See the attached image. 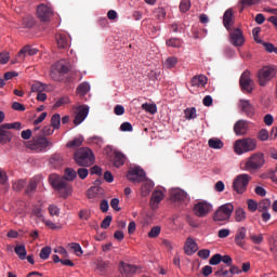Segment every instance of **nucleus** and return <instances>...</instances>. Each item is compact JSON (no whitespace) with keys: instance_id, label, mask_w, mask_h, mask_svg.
Segmentation results:
<instances>
[{"instance_id":"nucleus-1","label":"nucleus","mask_w":277,"mask_h":277,"mask_svg":"<svg viewBox=\"0 0 277 277\" xmlns=\"http://www.w3.org/2000/svg\"><path fill=\"white\" fill-rule=\"evenodd\" d=\"M75 179H77V171H75V169L67 168L65 170V176L51 174L49 176V182L50 185L58 192L61 198H68V195L72 194V185H70L68 181H75Z\"/></svg>"},{"instance_id":"nucleus-2","label":"nucleus","mask_w":277,"mask_h":277,"mask_svg":"<svg viewBox=\"0 0 277 277\" xmlns=\"http://www.w3.org/2000/svg\"><path fill=\"white\" fill-rule=\"evenodd\" d=\"M127 177L128 181L132 183H143L141 187V196H143V198L149 196L150 192H153V187H155V183L146 179V172L140 167L130 169Z\"/></svg>"},{"instance_id":"nucleus-3","label":"nucleus","mask_w":277,"mask_h":277,"mask_svg":"<svg viewBox=\"0 0 277 277\" xmlns=\"http://www.w3.org/2000/svg\"><path fill=\"white\" fill-rule=\"evenodd\" d=\"M74 161L81 168H90L94 164V151L89 147H80L74 153Z\"/></svg>"},{"instance_id":"nucleus-4","label":"nucleus","mask_w":277,"mask_h":277,"mask_svg":"<svg viewBox=\"0 0 277 277\" xmlns=\"http://www.w3.org/2000/svg\"><path fill=\"white\" fill-rule=\"evenodd\" d=\"M263 166H265V154L258 151L247 158L243 170L250 172V174H254V172H259Z\"/></svg>"},{"instance_id":"nucleus-5","label":"nucleus","mask_w":277,"mask_h":277,"mask_svg":"<svg viewBox=\"0 0 277 277\" xmlns=\"http://www.w3.org/2000/svg\"><path fill=\"white\" fill-rule=\"evenodd\" d=\"M256 138L246 137L239 138L234 144V151L236 155H243L245 153H252L256 150Z\"/></svg>"},{"instance_id":"nucleus-6","label":"nucleus","mask_w":277,"mask_h":277,"mask_svg":"<svg viewBox=\"0 0 277 277\" xmlns=\"http://www.w3.org/2000/svg\"><path fill=\"white\" fill-rule=\"evenodd\" d=\"M49 146H53V143L49 141L47 136L37 135L27 143V148L35 153H44Z\"/></svg>"},{"instance_id":"nucleus-7","label":"nucleus","mask_w":277,"mask_h":277,"mask_svg":"<svg viewBox=\"0 0 277 277\" xmlns=\"http://www.w3.org/2000/svg\"><path fill=\"white\" fill-rule=\"evenodd\" d=\"M276 69L273 66H264L258 71V81L262 88H265L276 77Z\"/></svg>"},{"instance_id":"nucleus-8","label":"nucleus","mask_w":277,"mask_h":277,"mask_svg":"<svg viewBox=\"0 0 277 277\" xmlns=\"http://www.w3.org/2000/svg\"><path fill=\"white\" fill-rule=\"evenodd\" d=\"M250 181H252V176H250L248 173L239 174L233 182L234 192L237 194H245V192L248 189V184Z\"/></svg>"},{"instance_id":"nucleus-9","label":"nucleus","mask_w":277,"mask_h":277,"mask_svg":"<svg viewBox=\"0 0 277 277\" xmlns=\"http://www.w3.org/2000/svg\"><path fill=\"white\" fill-rule=\"evenodd\" d=\"M233 211H235L233 203H225L221 206L214 213V222H226V220H230Z\"/></svg>"},{"instance_id":"nucleus-10","label":"nucleus","mask_w":277,"mask_h":277,"mask_svg":"<svg viewBox=\"0 0 277 277\" xmlns=\"http://www.w3.org/2000/svg\"><path fill=\"white\" fill-rule=\"evenodd\" d=\"M193 211L197 217H207L213 211V205L208 201H199L194 206Z\"/></svg>"},{"instance_id":"nucleus-11","label":"nucleus","mask_w":277,"mask_h":277,"mask_svg":"<svg viewBox=\"0 0 277 277\" xmlns=\"http://www.w3.org/2000/svg\"><path fill=\"white\" fill-rule=\"evenodd\" d=\"M239 84L242 92H247L248 94H252L254 90V80L250 77V71L246 70L241 74L239 79Z\"/></svg>"},{"instance_id":"nucleus-12","label":"nucleus","mask_w":277,"mask_h":277,"mask_svg":"<svg viewBox=\"0 0 277 277\" xmlns=\"http://www.w3.org/2000/svg\"><path fill=\"white\" fill-rule=\"evenodd\" d=\"M229 40L234 47H243L246 39L243 38V32L239 28L229 30Z\"/></svg>"},{"instance_id":"nucleus-13","label":"nucleus","mask_w":277,"mask_h":277,"mask_svg":"<svg viewBox=\"0 0 277 277\" xmlns=\"http://www.w3.org/2000/svg\"><path fill=\"white\" fill-rule=\"evenodd\" d=\"M75 114L74 124L79 127V124H81V122L88 118V114H90V107L85 105L78 106Z\"/></svg>"},{"instance_id":"nucleus-14","label":"nucleus","mask_w":277,"mask_h":277,"mask_svg":"<svg viewBox=\"0 0 277 277\" xmlns=\"http://www.w3.org/2000/svg\"><path fill=\"white\" fill-rule=\"evenodd\" d=\"M37 16L40 21L47 23L50 21L51 16H53V9L47 4H40L37 8Z\"/></svg>"},{"instance_id":"nucleus-15","label":"nucleus","mask_w":277,"mask_h":277,"mask_svg":"<svg viewBox=\"0 0 277 277\" xmlns=\"http://www.w3.org/2000/svg\"><path fill=\"white\" fill-rule=\"evenodd\" d=\"M69 70L70 68L68 67V64L64 61H60L54 67H52L50 75L52 79L57 80V72L58 75H66Z\"/></svg>"},{"instance_id":"nucleus-16","label":"nucleus","mask_w":277,"mask_h":277,"mask_svg":"<svg viewBox=\"0 0 277 277\" xmlns=\"http://www.w3.org/2000/svg\"><path fill=\"white\" fill-rule=\"evenodd\" d=\"M247 237H248V228H246L245 226L239 227L234 237V241H235L236 246H238V248H242V250H245Z\"/></svg>"},{"instance_id":"nucleus-17","label":"nucleus","mask_w":277,"mask_h":277,"mask_svg":"<svg viewBox=\"0 0 277 277\" xmlns=\"http://www.w3.org/2000/svg\"><path fill=\"white\" fill-rule=\"evenodd\" d=\"M238 107L242 114L248 116V118H252L254 116V106L250 104V101L239 100Z\"/></svg>"},{"instance_id":"nucleus-18","label":"nucleus","mask_w":277,"mask_h":277,"mask_svg":"<svg viewBox=\"0 0 277 277\" xmlns=\"http://www.w3.org/2000/svg\"><path fill=\"white\" fill-rule=\"evenodd\" d=\"M58 49H68L70 47V36L66 32H58L55 36Z\"/></svg>"},{"instance_id":"nucleus-19","label":"nucleus","mask_w":277,"mask_h":277,"mask_svg":"<svg viewBox=\"0 0 277 277\" xmlns=\"http://www.w3.org/2000/svg\"><path fill=\"white\" fill-rule=\"evenodd\" d=\"M223 25L227 31H230L233 25H235V13L233 9H227L223 15Z\"/></svg>"},{"instance_id":"nucleus-20","label":"nucleus","mask_w":277,"mask_h":277,"mask_svg":"<svg viewBox=\"0 0 277 277\" xmlns=\"http://www.w3.org/2000/svg\"><path fill=\"white\" fill-rule=\"evenodd\" d=\"M119 272L120 274H122V276L126 277L135 276V273L137 272V266L121 262Z\"/></svg>"},{"instance_id":"nucleus-21","label":"nucleus","mask_w":277,"mask_h":277,"mask_svg":"<svg viewBox=\"0 0 277 277\" xmlns=\"http://www.w3.org/2000/svg\"><path fill=\"white\" fill-rule=\"evenodd\" d=\"M187 198V193L181 188H174L171 190V200H173V202H185Z\"/></svg>"},{"instance_id":"nucleus-22","label":"nucleus","mask_w":277,"mask_h":277,"mask_svg":"<svg viewBox=\"0 0 277 277\" xmlns=\"http://www.w3.org/2000/svg\"><path fill=\"white\" fill-rule=\"evenodd\" d=\"M250 127V123L246 120H238L234 126V132L237 135H246L248 133V129Z\"/></svg>"},{"instance_id":"nucleus-23","label":"nucleus","mask_w":277,"mask_h":277,"mask_svg":"<svg viewBox=\"0 0 277 277\" xmlns=\"http://www.w3.org/2000/svg\"><path fill=\"white\" fill-rule=\"evenodd\" d=\"M163 190H155L153 194H151V198H150V207L151 209H158L159 207V203L161 202V200H163Z\"/></svg>"},{"instance_id":"nucleus-24","label":"nucleus","mask_w":277,"mask_h":277,"mask_svg":"<svg viewBox=\"0 0 277 277\" xmlns=\"http://www.w3.org/2000/svg\"><path fill=\"white\" fill-rule=\"evenodd\" d=\"M10 142H12V132L2 123L0 126V144H10Z\"/></svg>"},{"instance_id":"nucleus-25","label":"nucleus","mask_w":277,"mask_h":277,"mask_svg":"<svg viewBox=\"0 0 277 277\" xmlns=\"http://www.w3.org/2000/svg\"><path fill=\"white\" fill-rule=\"evenodd\" d=\"M198 250V245L196 243V240L193 239L192 237H188L186 239L185 246H184V251L186 254L192 255L194 252Z\"/></svg>"},{"instance_id":"nucleus-26","label":"nucleus","mask_w":277,"mask_h":277,"mask_svg":"<svg viewBox=\"0 0 277 277\" xmlns=\"http://www.w3.org/2000/svg\"><path fill=\"white\" fill-rule=\"evenodd\" d=\"M207 76L205 75H200V76H194L190 80V83L193 87L195 88H205V85H207Z\"/></svg>"},{"instance_id":"nucleus-27","label":"nucleus","mask_w":277,"mask_h":277,"mask_svg":"<svg viewBox=\"0 0 277 277\" xmlns=\"http://www.w3.org/2000/svg\"><path fill=\"white\" fill-rule=\"evenodd\" d=\"M38 54V49L32 48L31 45H25L19 52H18V57H25V55H37Z\"/></svg>"},{"instance_id":"nucleus-28","label":"nucleus","mask_w":277,"mask_h":277,"mask_svg":"<svg viewBox=\"0 0 277 277\" xmlns=\"http://www.w3.org/2000/svg\"><path fill=\"white\" fill-rule=\"evenodd\" d=\"M127 161V157L121 151H115L114 166L115 168H121V166Z\"/></svg>"},{"instance_id":"nucleus-29","label":"nucleus","mask_w":277,"mask_h":277,"mask_svg":"<svg viewBox=\"0 0 277 277\" xmlns=\"http://www.w3.org/2000/svg\"><path fill=\"white\" fill-rule=\"evenodd\" d=\"M50 163L55 168H62L64 166V158L60 154H54L50 158Z\"/></svg>"},{"instance_id":"nucleus-30","label":"nucleus","mask_w":277,"mask_h":277,"mask_svg":"<svg viewBox=\"0 0 277 277\" xmlns=\"http://www.w3.org/2000/svg\"><path fill=\"white\" fill-rule=\"evenodd\" d=\"M208 146L214 150H220L224 148V142L217 137H212L208 141Z\"/></svg>"},{"instance_id":"nucleus-31","label":"nucleus","mask_w":277,"mask_h":277,"mask_svg":"<svg viewBox=\"0 0 277 277\" xmlns=\"http://www.w3.org/2000/svg\"><path fill=\"white\" fill-rule=\"evenodd\" d=\"M216 277H232L230 271L226 265H220L217 271L214 273Z\"/></svg>"},{"instance_id":"nucleus-32","label":"nucleus","mask_w":277,"mask_h":277,"mask_svg":"<svg viewBox=\"0 0 277 277\" xmlns=\"http://www.w3.org/2000/svg\"><path fill=\"white\" fill-rule=\"evenodd\" d=\"M14 252L15 254H17L18 259H21V261H25V259H27V249L25 248L24 245H18L14 248Z\"/></svg>"},{"instance_id":"nucleus-33","label":"nucleus","mask_w":277,"mask_h":277,"mask_svg":"<svg viewBox=\"0 0 277 277\" xmlns=\"http://www.w3.org/2000/svg\"><path fill=\"white\" fill-rule=\"evenodd\" d=\"M76 92H77V94H79V96H85V94H88V92H90V83H88V82L80 83L78 85Z\"/></svg>"},{"instance_id":"nucleus-34","label":"nucleus","mask_w":277,"mask_h":277,"mask_svg":"<svg viewBox=\"0 0 277 277\" xmlns=\"http://www.w3.org/2000/svg\"><path fill=\"white\" fill-rule=\"evenodd\" d=\"M166 44L173 49H181V47H183V41L180 38H170L166 41Z\"/></svg>"},{"instance_id":"nucleus-35","label":"nucleus","mask_w":277,"mask_h":277,"mask_svg":"<svg viewBox=\"0 0 277 277\" xmlns=\"http://www.w3.org/2000/svg\"><path fill=\"white\" fill-rule=\"evenodd\" d=\"M31 215H34L35 217H37V220H40V222H42L44 219V213H42V206H34Z\"/></svg>"},{"instance_id":"nucleus-36","label":"nucleus","mask_w":277,"mask_h":277,"mask_svg":"<svg viewBox=\"0 0 277 277\" xmlns=\"http://www.w3.org/2000/svg\"><path fill=\"white\" fill-rule=\"evenodd\" d=\"M68 248L72 250L76 256H82L83 255V249H81V245L77 242H71L68 245Z\"/></svg>"},{"instance_id":"nucleus-37","label":"nucleus","mask_w":277,"mask_h":277,"mask_svg":"<svg viewBox=\"0 0 277 277\" xmlns=\"http://www.w3.org/2000/svg\"><path fill=\"white\" fill-rule=\"evenodd\" d=\"M62 124V116L60 114H54L51 118V127L53 129H60V126Z\"/></svg>"},{"instance_id":"nucleus-38","label":"nucleus","mask_w":277,"mask_h":277,"mask_svg":"<svg viewBox=\"0 0 277 277\" xmlns=\"http://www.w3.org/2000/svg\"><path fill=\"white\" fill-rule=\"evenodd\" d=\"M184 116L186 120H195V118L198 117V115L196 114V107L186 108L184 110Z\"/></svg>"},{"instance_id":"nucleus-39","label":"nucleus","mask_w":277,"mask_h":277,"mask_svg":"<svg viewBox=\"0 0 277 277\" xmlns=\"http://www.w3.org/2000/svg\"><path fill=\"white\" fill-rule=\"evenodd\" d=\"M236 222H246V210L243 208H238L235 211Z\"/></svg>"},{"instance_id":"nucleus-40","label":"nucleus","mask_w":277,"mask_h":277,"mask_svg":"<svg viewBox=\"0 0 277 277\" xmlns=\"http://www.w3.org/2000/svg\"><path fill=\"white\" fill-rule=\"evenodd\" d=\"M269 207H272V201L269 199H263L261 202L258 203V211H267Z\"/></svg>"},{"instance_id":"nucleus-41","label":"nucleus","mask_w":277,"mask_h":277,"mask_svg":"<svg viewBox=\"0 0 277 277\" xmlns=\"http://www.w3.org/2000/svg\"><path fill=\"white\" fill-rule=\"evenodd\" d=\"M142 109H144V111H146L147 114L155 115V113L157 111V104L144 103L142 104Z\"/></svg>"},{"instance_id":"nucleus-42","label":"nucleus","mask_w":277,"mask_h":277,"mask_svg":"<svg viewBox=\"0 0 277 277\" xmlns=\"http://www.w3.org/2000/svg\"><path fill=\"white\" fill-rule=\"evenodd\" d=\"M83 144V136H79L77 138H74L72 141L67 143L68 148H79Z\"/></svg>"},{"instance_id":"nucleus-43","label":"nucleus","mask_w":277,"mask_h":277,"mask_svg":"<svg viewBox=\"0 0 277 277\" xmlns=\"http://www.w3.org/2000/svg\"><path fill=\"white\" fill-rule=\"evenodd\" d=\"M3 127H5L8 131H10L11 129H14L15 131H21L23 129V123L16 121L13 123H3Z\"/></svg>"},{"instance_id":"nucleus-44","label":"nucleus","mask_w":277,"mask_h":277,"mask_svg":"<svg viewBox=\"0 0 277 277\" xmlns=\"http://www.w3.org/2000/svg\"><path fill=\"white\" fill-rule=\"evenodd\" d=\"M258 140H260L261 142H267V140H269V131H267V129L260 130L258 134Z\"/></svg>"},{"instance_id":"nucleus-45","label":"nucleus","mask_w":277,"mask_h":277,"mask_svg":"<svg viewBox=\"0 0 277 277\" xmlns=\"http://www.w3.org/2000/svg\"><path fill=\"white\" fill-rule=\"evenodd\" d=\"M192 8V1L189 0H182L180 3V11L185 13L189 12V9Z\"/></svg>"},{"instance_id":"nucleus-46","label":"nucleus","mask_w":277,"mask_h":277,"mask_svg":"<svg viewBox=\"0 0 277 277\" xmlns=\"http://www.w3.org/2000/svg\"><path fill=\"white\" fill-rule=\"evenodd\" d=\"M44 90H47V87L44 84H42L41 82H35L31 85V92H37V94L40 92H44Z\"/></svg>"},{"instance_id":"nucleus-47","label":"nucleus","mask_w":277,"mask_h":277,"mask_svg":"<svg viewBox=\"0 0 277 277\" xmlns=\"http://www.w3.org/2000/svg\"><path fill=\"white\" fill-rule=\"evenodd\" d=\"M40 259H42L43 261H47V259H49V256H51V247H44L41 249L40 254H39Z\"/></svg>"},{"instance_id":"nucleus-48","label":"nucleus","mask_w":277,"mask_h":277,"mask_svg":"<svg viewBox=\"0 0 277 277\" xmlns=\"http://www.w3.org/2000/svg\"><path fill=\"white\" fill-rule=\"evenodd\" d=\"M179 63V58L172 56V57H168L164 62V66L167 68H174V66H176V64Z\"/></svg>"},{"instance_id":"nucleus-49","label":"nucleus","mask_w":277,"mask_h":277,"mask_svg":"<svg viewBox=\"0 0 277 277\" xmlns=\"http://www.w3.org/2000/svg\"><path fill=\"white\" fill-rule=\"evenodd\" d=\"M160 233H161V227H159V226H154V227L149 230L148 237H149L150 239H155L156 237H159Z\"/></svg>"},{"instance_id":"nucleus-50","label":"nucleus","mask_w":277,"mask_h":277,"mask_svg":"<svg viewBox=\"0 0 277 277\" xmlns=\"http://www.w3.org/2000/svg\"><path fill=\"white\" fill-rule=\"evenodd\" d=\"M42 137H47V135H53V133H55V129L50 124V126H45L42 130Z\"/></svg>"},{"instance_id":"nucleus-51","label":"nucleus","mask_w":277,"mask_h":277,"mask_svg":"<svg viewBox=\"0 0 277 277\" xmlns=\"http://www.w3.org/2000/svg\"><path fill=\"white\" fill-rule=\"evenodd\" d=\"M37 188L38 183L36 182V180H30L26 188V194H31V192H36Z\"/></svg>"},{"instance_id":"nucleus-52","label":"nucleus","mask_w":277,"mask_h":277,"mask_svg":"<svg viewBox=\"0 0 277 277\" xmlns=\"http://www.w3.org/2000/svg\"><path fill=\"white\" fill-rule=\"evenodd\" d=\"M211 265H220L222 263V254L216 253L209 260Z\"/></svg>"},{"instance_id":"nucleus-53","label":"nucleus","mask_w":277,"mask_h":277,"mask_svg":"<svg viewBox=\"0 0 277 277\" xmlns=\"http://www.w3.org/2000/svg\"><path fill=\"white\" fill-rule=\"evenodd\" d=\"M250 239L252 241V243H255L256 246H260V243H263V235H254V234H250Z\"/></svg>"},{"instance_id":"nucleus-54","label":"nucleus","mask_w":277,"mask_h":277,"mask_svg":"<svg viewBox=\"0 0 277 277\" xmlns=\"http://www.w3.org/2000/svg\"><path fill=\"white\" fill-rule=\"evenodd\" d=\"M76 174H78L79 179H81L82 181L88 179V174H90V171H88V169L85 168H79L76 172Z\"/></svg>"},{"instance_id":"nucleus-55","label":"nucleus","mask_w":277,"mask_h":277,"mask_svg":"<svg viewBox=\"0 0 277 277\" xmlns=\"http://www.w3.org/2000/svg\"><path fill=\"white\" fill-rule=\"evenodd\" d=\"M248 209L251 211V213H254V211H259V203L254 201V199H249L248 200Z\"/></svg>"},{"instance_id":"nucleus-56","label":"nucleus","mask_w":277,"mask_h":277,"mask_svg":"<svg viewBox=\"0 0 277 277\" xmlns=\"http://www.w3.org/2000/svg\"><path fill=\"white\" fill-rule=\"evenodd\" d=\"M48 211L50 213V215H56V216H60V208H57V206L55 205H50L49 208H48Z\"/></svg>"},{"instance_id":"nucleus-57","label":"nucleus","mask_w":277,"mask_h":277,"mask_svg":"<svg viewBox=\"0 0 277 277\" xmlns=\"http://www.w3.org/2000/svg\"><path fill=\"white\" fill-rule=\"evenodd\" d=\"M221 263H224L221 265H225L226 267H228L233 263V258H230V255H221Z\"/></svg>"},{"instance_id":"nucleus-58","label":"nucleus","mask_w":277,"mask_h":277,"mask_svg":"<svg viewBox=\"0 0 277 277\" xmlns=\"http://www.w3.org/2000/svg\"><path fill=\"white\" fill-rule=\"evenodd\" d=\"M23 187H25V181L24 180H19L15 183H13V189L15 192H21V189H23Z\"/></svg>"},{"instance_id":"nucleus-59","label":"nucleus","mask_w":277,"mask_h":277,"mask_svg":"<svg viewBox=\"0 0 277 277\" xmlns=\"http://www.w3.org/2000/svg\"><path fill=\"white\" fill-rule=\"evenodd\" d=\"M156 16H157L158 21H163V18H166V9L158 8L156 10Z\"/></svg>"},{"instance_id":"nucleus-60","label":"nucleus","mask_w":277,"mask_h":277,"mask_svg":"<svg viewBox=\"0 0 277 277\" xmlns=\"http://www.w3.org/2000/svg\"><path fill=\"white\" fill-rule=\"evenodd\" d=\"M120 131L131 132V131H133V126L131 124V122H123L120 126Z\"/></svg>"},{"instance_id":"nucleus-61","label":"nucleus","mask_w":277,"mask_h":277,"mask_svg":"<svg viewBox=\"0 0 277 277\" xmlns=\"http://www.w3.org/2000/svg\"><path fill=\"white\" fill-rule=\"evenodd\" d=\"M23 24L28 29H31V27H34V25H36V22H34V18H31V17H26L23 19Z\"/></svg>"},{"instance_id":"nucleus-62","label":"nucleus","mask_w":277,"mask_h":277,"mask_svg":"<svg viewBox=\"0 0 277 277\" xmlns=\"http://www.w3.org/2000/svg\"><path fill=\"white\" fill-rule=\"evenodd\" d=\"M111 225V215H107L101 224V228H109V226Z\"/></svg>"},{"instance_id":"nucleus-63","label":"nucleus","mask_w":277,"mask_h":277,"mask_svg":"<svg viewBox=\"0 0 277 277\" xmlns=\"http://www.w3.org/2000/svg\"><path fill=\"white\" fill-rule=\"evenodd\" d=\"M79 219L80 220H85V221H88V220H90V211L89 210H80L79 211Z\"/></svg>"},{"instance_id":"nucleus-64","label":"nucleus","mask_w":277,"mask_h":277,"mask_svg":"<svg viewBox=\"0 0 277 277\" xmlns=\"http://www.w3.org/2000/svg\"><path fill=\"white\" fill-rule=\"evenodd\" d=\"M228 267H229V274L232 277L235 276V274H241L240 268L238 266H235L233 263Z\"/></svg>"}]
</instances>
